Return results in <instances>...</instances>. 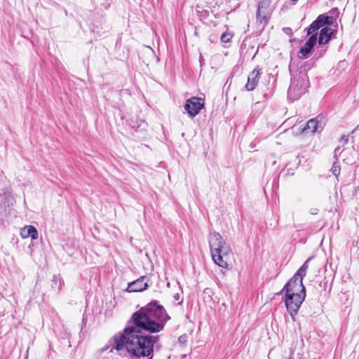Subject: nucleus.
Segmentation results:
<instances>
[{
  "mask_svg": "<svg viewBox=\"0 0 359 359\" xmlns=\"http://www.w3.org/2000/svg\"><path fill=\"white\" fill-rule=\"evenodd\" d=\"M170 319L165 308L154 300L135 312L129 321L132 325L113 337L114 348L126 349L131 358L152 359L154 346L159 341L158 335L142 334V331L158 333L163 330Z\"/></svg>",
  "mask_w": 359,
  "mask_h": 359,
  "instance_id": "f257e3e1",
  "label": "nucleus"
},
{
  "mask_svg": "<svg viewBox=\"0 0 359 359\" xmlns=\"http://www.w3.org/2000/svg\"><path fill=\"white\" fill-rule=\"evenodd\" d=\"M208 242L214 262L219 266L226 269L228 267V257L231 252L230 245L216 231L210 232Z\"/></svg>",
  "mask_w": 359,
  "mask_h": 359,
  "instance_id": "f03ea898",
  "label": "nucleus"
},
{
  "mask_svg": "<svg viewBox=\"0 0 359 359\" xmlns=\"http://www.w3.org/2000/svg\"><path fill=\"white\" fill-rule=\"evenodd\" d=\"M309 86V77L304 70L297 71L292 74L291 83L287 95L290 100H295L299 98L306 91Z\"/></svg>",
  "mask_w": 359,
  "mask_h": 359,
  "instance_id": "7ed1b4c3",
  "label": "nucleus"
},
{
  "mask_svg": "<svg viewBox=\"0 0 359 359\" xmlns=\"http://www.w3.org/2000/svg\"><path fill=\"white\" fill-rule=\"evenodd\" d=\"M305 297L304 294H285V306L292 318L297 313Z\"/></svg>",
  "mask_w": 359,
  "mask_h": 359,
  "instance_id": "20e7f679",
  "label": "nucleus"
},
{
  "mask_svg": "<svg viewBox=\"0 0 359 359\" xmlns=\"http://www.w3.org/2000/svg\"><path fill=\"white\" fill-rule=\"evenodd\" d=\"M302 276H296V273L284 286L283 291H285V294H306V289L303 285Z\"/></svg>",
  "mask_w": 359,
  "mask_h": 359,
  "instance_id": "39448f33",
  "label": "nucleus"
},
{
  "mask_svg": "<svg viewBox=\"0 0 359 359\" xmlns=\"http://www.w3.org/2000/svg\"><path fill=\"white\" fill-rule=\"evenodd\" d=\"M15 203V200L11 192L6 191L4 193L0 201V222L4 221L7 217Z\"/></svg>",
  "mask_w": 359,
  "mask_h": 359,
  "instance_id": "423d86ee",
  "label": "nucleus"
},
{
  "mask_svg": "<svg viewBox=\"0 0 359 359\" xmlns=\"http://www.w3.org/2000/svg\"><path fill=\"white\" fill-rule=\"evenodd\" d=\"M204 104L205 102L203 99L192 97L186 101L184 109L191 118H194L199 113L200 110L204 107Z\"/></svg>",
  "mask_w": 359,
  "mask_h": 359,
  "instance_id": "0eeeda50",
  "label": "nucleus"
},
{
  "mask_svg": "<svg viewBox=\"0 0 359 359\" xmlns=\"http://www.w3.org/2000/svg\"><path fill=\"white\" fill-rule=\"evenodd\" d=\"M146 276H142L140 278L130 283L127 287L129 292H142L148 287V284L145 281Z\"/></svg>",
  "mask_w": 359,
  "mask_h": 359,
  "instance_id": "6e6552de",
  "label": "nucleus"
},
{
  "mask_svg": "<svg viewBox=\"0 0 359 359\" xmlns=\"http://www.w3.org/2000/svg\"><path fill=\"white\" fill-rule=\"evenodd\" d=\"M317 41V34H312L306 41L305 44L300 48L299 53L302 55L299 56L301 59H306Z\"/></svg>",
  "mask_w": 359,
  "mask_h": 359,
  "instance_id": "1a4fd4ad",
  "label": "nucleus"
},
{
  "mask_svg": "<svg viewBox=\"0 0 359 359\" xmlns=\"http://www.w3.org/2000/svg\"><path fill=\"white\" fill-rule=\"evenodd\" d=\"M260 73L259 70L255 69L250 73L248 78V82L245 85V88L248 91L253 90L258 84L259 80Z\"/></svg>",
  "mask_w": 359,
  "mask_h": 359,
  "instance_id": "9d476101",
  "label": "nucleus"
},
{
  "mask_svg": "<svg viewBox=\"0 0 359 359\" xmlns=\"http://www.w3.org/2000/svg\"><path fill=\"white\" fill-rule=\"evenodd\" d=\"M319 128H322L321 124L319 123L317 118H311L307 121L306 126L301 130L300 134L303 133L313 134L318 131Z\"/></svg>",
  "mask_w": 359,
  "mask_h": 359,
  "instance_id": "9b49d317",
  "label": "nucleus"
},
{
  "mask_svg": "<svg viewBox=\"0 0 359 359\" xmlns=\"http://www.w3.org/2000/svg\"><path fill=\"white\" fill-rule=\"evenodd\" d=\"M333 29L330 27H325L320 30L318 43L320 45H325L331 39V36L333 34Z\"/></svg>",
  "mask_w": 359,
  "mask_h": 359,
  "instance_id": "f8f14e48",
  "label": "nucleus"
},
{
  "mask_svg": "<svg viewBox=\"0 0 359 359\" xmlns=\"http://www.w3.org/2000/svg\"><path fill=\"white\" fill-rule=\"evenodd\" d=\"M20 235L23 238H27L31 237L32 240H36L38 238V231L33 226H27L21 229Z\"/></svg>",
  "mask_w": 359,
  "mask_h": 359,
  "instance_id": "ddd939ff",
  "label": "nucleus"
},
{
  "mask_svg": "<svg viewBox=\"0 0 359 359\" xmlns=\"http://www.w3.org/2000/svg\"><path fill=\"white\" fill-rule=\"evenodd\" d=\"M321 27H323V25L320 22V19L317 18L316 20H314L310 26L307 29V34L310 35L314 33L316 31H317L318 29H320Z\"/></svg>",
  "mask_w": 359,
  "mask_h": 359,
  "instance_id": "4468645a",
  "label": "nucleus"
},
{
  "mask_svg": "<svg viewBox=\"0 0 359 359\" xmlns=\"http://www.w3.org/2000/svg\"><path fill=\"white\" fill-rule=\"evenodd\" d=\"M311 259V257L309 258L304 264L303 265L297 270L296 272V276H302L303 278L306 274V271L309 268V262Z\"/></svg>",
  "mask_w": 359,
  "mask_h": 359,
  "instance_id": "2eb2a0df",
  "label": "nucleus"
},
{
  "mask_svg": "<svg viewBox=\"0 0 359 359\" xmlns=\"http://www.w3.org/2000/svg\"><path fill=\"white\" fill-rule=\"evenodd\" d=\"M63 283V280L59 276H53L52 280V287L55 288L56 290L59 291Z\"/></svg>",
  "mask_w": 359,
  "mask_h": 359,
  "instance_id": "dca6fc26",
  "label": "nucleus"
},
{
  "mask_svg": "<svg viewBox=\"0 0 359 359\" xmlns=\"http://www.w3.org/2000/svg\"><path fill=\"white\" fill-rule=\"evenodd\" d=\"M318 18V19H320V22L323 25V26L324 25H331L333 23V18L331 16L320 15Z\"/></svg>",
  "mask_w": 359,
  "mask_h": 359,
  "instance_id": "f3484780",
  "label": "nucleus"
},
{
  "mask_svg": "<svg viewBox=\"0 0 359 359\" xmlns=\"http://www.w3.org/2000/svg\"><path fill=\"white\" fill-rule=\"evenodd\" d=\"M231 37H232V36L231 35V34L224 32L222 34L220 39L222 42L227 43V42L230 41V40L231 39Z\"/></svg>",
  "mask_w": 359,
  "mask_h": 359,
  "instance_id": "a211bd4d",
  "label": "nucleus"
},
{
  "mask_svg": "<svg viewBox=\"0 0 359 359\" xmlns=\"http://www.w3.org/2000/svg\"><path fill=\"white\" fill-rule=\"evenodd\" d=\"M332 174L337 177L340 174V167L337 165L335 163L333 164L332 168L331 169Z\"/></svg>",
  "mask_w": 359,
  "mask_h": 359,
  "instance_id": "6ab92c4d",
  "label": "nucleus"
},
{
  "mask_svg": "<svg viewBox=\"0 0 359 359\" xmlns=\"http://www.w3.org/2000/svg\"><path fill=\"white\" fill-rule=\"evenodd\" d=\"M318 209L316 208H312L309 210V212L311 214V215H317L318 213Z\"/></svg>",
  "mask_w": 359,
  "mask_h": 359,
  "instance_id": "aec40b11",
  "label": "nucleus"
},
{
  "mask_svg": "<svg viewBox=\"0 0 359 359\" xmlns=\"http://www.w3.org/2000/svg\"><path fill=\"white\" fill-rule=\"evenodd\" d=\"M348 137L346 135H343L341 138V141L344 142V144H346L348 142Z\"/></svg>",
  "mask_w": 359,
  "mask_h": 359,
  "instance_id": "412c9836",
  "label": "nucleus"
},
{
  "mask_svg": "<svg viewBox=\"0 0 359 359\" xmlns=\"http://www.w3.org/2000/svg\"><path fill=\"white\" fill-rule=\"evenodd\" d=\"M260 11H261V6H260V5H259L258 8H257V16H260Z\"/></svg>",
  "mask_w": 359,
  "mask_h": 359,
  "instance_id": "4be33fe9",
  "label": "nucleus"
},
{
  "mask_svg": "<svg viewBox=\"0 0 359 359\" xmlns=\"http://www.w3.org/2000/svg\"><path fill=\"white\" fill-rule=\"evenodd\" d=\"M174 298L176 299V300H178L180 297H179V294H176L175 296H174Z\"/></svg>",
  "mask_w": 359,
  "mask_h": 359,
  "instance_id": "5701e85b",
  "label": "nucleus"
},
{
  "mask_svg": "<svg viewBox=\"0 0 359 359\" xmlns=\"http://www.w3.org/2000/svg\"><path fill=\"white\" fill-rule=\"evenodd\" d=\"M337 152H339V148H336L334 150V153L337 154Z\"/></svg>",
  "mask_w": 359,
  "mask_h": 359,
  "instance_id": "b1692460",
  "label": "nucleus"
},
{
  "mask_svg": "<svg viewBox=\"0 0 359 359\" xmlns=\"http://www.w3.org/2000/svg\"><path fill=\"white\" fill-rule=\"evenodd\" d=\"M285 31H291V29L290 28H285Z\"/></svg>",
  "mask_w": 359,
  "mask_h": 359,
  "instance_id": "393cba45",
  "label": "nucleus"
},
{
  "mask_svg": "<svg viewBox=\"0 0 359 359\" xmlns=\"http://www.w3.org/2000/svg\"><path fill=\"white\" fill-rule=\"evenodd\" d=\"M298 0H292V2L295 3L297 2Z\"/></svg>",
  "mask_w": 359,
  "mask_h": 359,
  "instance_id": "a878e982",
  "label": "nucleus"
}]
</instances>
